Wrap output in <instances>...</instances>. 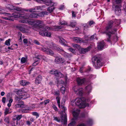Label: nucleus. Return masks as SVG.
<instances>
[{"mask_svg": "<svg viewBox=\"0 0 126 126\" xmlns=\"http://www.w3.org/2000/svg\"><path fill=\"white\" fill-rule=\"evenodd\" d=\"M3 14L5 15V16H7L10 17H2V18L6 20H9L12 21H13L14 20L12 18L13 17L15 18H24L25 19L21 20L20 22L22 23H28L29 24H32V17H31V14L27 15V17H24L22 16L21 14L18 13H13L12 15L9 13H4Z\"/></svg>", "mask_w": 126, "mask_h": 126, "instance_id": "1", "label": "nucleus"}, {"mask_svg": "<svg viewBox=\"0 0 126 126\" xmlns=\"http://www.w3.org/2000/svg\"><path fill=\"white\" fill-rule=\"evenodd\" d=\"M113 22L112 20L109 21L107 25L106 28V31L105 33L108 36V38L107 39V41L110 42L111 41V36L115 34L113 40L115 42H116L118 40V37L116 34V32L117 31V29L114 28L112 29L113 26Z\"/></svg>", "mask_w": 126, "mask_h": 126, "instance_id": "2", "label": "nucleus"}, {"mask_svg": "<svg viewBox=\"0 0 126 126\" xmlns=\"http://www.w3.org/2000/svg\"><path fill=\"white\" fill-rule=\"evenodd\" d=\"M85 99L84 97L77 98L73 100L71 102L72 106L76 105L80 108H84L86 106Z\"/></svg>", "mask_w": 126, "mask_h": 126, "instance_id": "3", "label": "nucleus"}, {"mask_svg": "<svg viewBox=\"0 0 126 126\" xmlns=\"http://www.w3.org/2000/svg\"><path fill=\"white\" fill-rule=\"evenodd\" d=\"M56 99L57 101V103L59 107L63 110H62V116L61 117V122L63 124V123L64 125H65L66 124L67 121L66 114L65 112L66 110V109L65 107L63 106L62 105V103H61V106H60V98L59 97H57L56 98Z\"/></svg>", "mask_w": 126, "mask_h": 126, "instance_id": "4", "label": "nucleus"}, {"mask_svg": "<svg viewBox=\"0 0 126 126\" xmlns=\"http://www.w3.org/2000/svg\"><path fill=\"white\" fill-rule=\"evenodd\" d=\"M38 2L43 3L51 7L48 8L47 10L49 13H51L55 9L54 7H53L54 5V3L52 0H35Z\"/></svg>", "mask_w": 126, "mask_h": 126, "instance_id": "5", "label": "nucleus"}, {"mask_svg": "<svg viewBox=\"0 0 126 126\" xmlns=\"http://www.w3.org/2000/svg\"><path fill=\"white\" fill-rule=\"evenodd\" d=\"M92 62L93 66L96 69L99 68L102 65L100 58L97 56H95L92 58Z\"/></svg>", "mask_w": 126, "mask_h": 126, "instance_id": "6", "label": "nucleus"}, {"mask_svg": "<svg viewBox=\"0 0 126 126\" xmlns=\"http://www.w3.org/2000/svg\"><path fill=\"white\" fill-rule=\"evenodd\" d=\"M44 26L43 21L39 20L32 21V29L34 30L38 31L39 29Z\"/></svg>", "mask_w": 126, "mask_h": 126, "instance_id": "7", "label": "nucleus"}, {"mask_svg": "<svg viewBox=\"0 0 126 126\" xmlns=\"http://www.w3.org/2000/svg\"><path fill=\"white\" fill-rule=\"evenodd\" d=\"M121 2V0H113V7L115 8V13L119 15L121 13L120 8V4Z\"/></svg>", "mask_w": 126, "mask_h": 126, "instance_id": "8", "label": "nucleus"}, {"mask_svg": "<svg viewBox=\"0 0 126 126\" xmlns=\"http://www.w3.org/2000/svg\"><path fill=\"white\" fill-rule=\"evenodd\" d=\"M47 27L45 26L40 28L38 30H39V34L43 36H46L48 37L51 36V32H48L46 29H48Z\"/></svg>", "mask_w": 126, "mask_h": 126, "instance_id": "9", "label": "nucleus"}, {"mask_svg": "<svg viewBox=\"0 0 126 126\" xmlns=\"http://www.w3.org/2000/svg\"><path fill=\"white\" fill-rule=\"evenodd\" d=\"M50 47L54 49H56L59 51L64 56H67L68 55V53L65 52L63 50L59 47L53 43H51Z\"/></svg>", "mask_w": 126, "mask_h": 126, "instance_id": "10", "label": "nucleus"}, {"mask_svg": "<svg viewBox=\"0 0 126 126\" xmlns=\"http://www.w3.org/2000/svg\"><path fill=\"white\" fill-rule=\"evenodd\" d=\"M73 90L77 94L80 96L82 95L83 92L82 88L78 86H76L73 87Z\"/></svg>", "mask_w": 126, "mask_h": 126, "instance_id": "11", "label": "nucleus"}, {"mask_svg": "<svg viewBox=\"0 0 126 126\" xmlns=\"http://www.w3.org/2000/svg\"><path fill=\"white\" fill-rule=\"evenodd\" d=\"M85 40H84L80 38L77 37H74L72 38V39L73 41L76 42L87 43L88 42L89 38L88 37L86 38Z\"/></svg>", "mask_w": 126, "mask_h": 126, "instance_id": "12", "label": "nucleus"}, {"mask_svg": "<svg viewBox=\"0 0 126 126\" xmlns=\"http://www.w3.org/2000/svg\"><path fill=\"white\" fill-rule=\"evenodd\" d=\"M50 74H54L58 78H61L63 77L64 75L59 72L55 69H52L50 72Z\"/></svg>", "mask_w": 126, "mask_h": 126, "instance_id": "13", "label": "nucleus"}, {"mask_svg": "<svg viewBox=\"0 0 126 126\" xmlns=\"http://www.w3.org/2000/svg\"><path fill=\"white\" fill-rule=\"evenodd\" d=\"M7 7L8 9L10 10H16L17 11H18L19 12L21 13L22 12V11L21 8L14 6L12 5H8Z\"/></svg>", "mask_w": 126, "mask_h": 126, "instance_id": "14", "label": "nucleus"}, {"mask_svg": "<svg viewBox=\"0 0 126 126\" xmlns=\"http://www.w3.org/2000/svg\"><path fill=\"white\" fill-rule=\"evenodd\" d=\"M45 7V5H41L35 7L34 8L32 9V12L38 13Z\"/></svg>", "mask_w": 126, "mask_h": 126, "instance_id": "15", "label": "nucleus"}, {"mask_svg": "<svg viewBox=\"0 0 126 126\" xmlns=\"http://www.w3.org/2000/svg\"><path fill=\"white\" fill-rule=\"evenodd\" d=\"M25 98V95H21L18 96H16L15 97V101L17 103L20 102L21 99H24Z\"/></svg>", "mask_w": 126, "mask_h": 126, "instance_id": "16", "label": "nucleus"}, {"mask_svg": "<svg viewBox=\"0 0 126 126\" xmlns=\"http://www.w3.org/2000/svg\"><path fill=\"white\" fill-rule=\"evenodd\" d=\"M41 50L47 54L50 55H53L54 54L53 52L50 49L43 47L41 48Z\"/></svg>", "mask_w": 126, "mask_h": 126, "instance_id": "17", "label": "nucleus"}, {"mask_svg": "<svg viewBox=\"0 0 126 126\" xmlns=\"http://www.w3.org/2000/svg\"><path fill=\"white\" fill-rule=\"evenodd\" d=\"M76 80L78 84L79 85L83 84L86 81L85 78H77Z\"/></svg>", "mask_w": 126, "mask_h": 126, "instance_id": "18", "label": "nucleus"}, {"mask_svg": "<svg viewBox=\"0 0 126 126\" xmlns=\"http://www.w3.org/2000/svg\"><path fill=\"white\" fill-rule=\"evenodd\" d=\"M105 44L103 41L100 42L98 43L97 48L98 50H102L105 47Z\"/></svg>", "mask_w": 126, "mask_h": 126, "instance_id": "19", "label": "nucleus"}, {"mask_svg": "<svg viewBox=\"0 0 126 126\" xmlns=\"http://www.w3.org/2000/svg\"><path fill=\"white\" fill-rule=\"evenodd\" d=\"M80 111V110L79 109H77L76 110H74L73 112V114L75 119L78 118Z\"/></svg>", "mask_w": 126, "mask_h": 126, "instance_id": "20", "label": "nucleus"}, {"mask_svg": "<svg viewBox=\"0 0 126 126\" xmlns=\"http://www.w3.org/2000/svg\"><path fill=\"white\" fill-rule=\"evenodd\" d=\"M17 104L15 105V106L17 108H23L25 107L23 102L21 101L17 103Z\"/></svg>", "mask_w": 126, "mask_h": 126, "instance_id": "21", "label": "nucleus"}, {"mask_svg": "<svg viewBox=\"0 0 126 126\" xmlns=\"http://www.w3.org/2000/svg\"><path fill=\"white\" fill-rule=\"evenodd\" d=\"M55 61L56 63H63L64 62V60L63 59L60 57H57L55 58Z\"/></svg>", "mask_w": 126, "mask_h": 126, "instance_id": "22", "label": "nucleus"}, {"mask_svg": "<svg viewBox=\"0 0 126 126\" xmlns=\"http://www.w3.org/2000/svg\"><path fill=\"white\" fill-rule=\"evenodd\" d=\"M92 90V86L91 85H89L85 88V92L88 94L91 92Z\"/></svg>", "mask_w": 126, "mask_h": 126, "instance_id": "23", "label": "nucleus"}, {"mask_svg": "<svg viewBox=\"0 0 126 126\" xmlns=\"http://www.w3.org/2000/svg\"><path fill=\"white\" fill-rule=\"evenodd\" d=\"M42 79V77L41 75L38 76L36 78L35 81V84H38L40 83Z\"/></svg>", "mask_w": 126, "mask_h": 126, "instance_id": "24", "label": "nucleus"}, {"mask_svg": "<svg viewBox=\"0 0 126 126\" xmlns=\"http://www.w3.org/2000/svg\"><path fill=\"white\" fill-rule=\"evenodd\" d=\"M90 49V47H88L85 48H80V52L81 54H84L89 51Z\"/></svg>", "mask_w": 126, "mask_h": 126, "instance_id": "25", "label": "nucleus"}, {"mask_svg": "<svg viewBox=\"0 0 126 126\" xmlns=\"http://www.w3.org/2000/svg\"><path fill=\"white\" fill-rule=\"evenodd\" d=\"M40 59L39 58H38V57L37 56V57H36L33 58V60L34 63H33L32 65L34 66H36L39 63V61Z\"/></svg>", "mask_w": 126, "mask_h": 126, "instance_id": "26", "label": "nucleus"}, {"mask_svg": "<svg viewBox=\"0 0 126 126\" xmlns=\"http://www.w3.org/2000/svg\"><path fill=\"white\" fill-rule=\"evenodd\" d=\"M41 16V14H39L38 12H32V18L37 17L38 16Z\"/></svg>", "mask_w": 126, "mask_h": 126, "instance_id": "27", "label": "nucleus"}, {"mask_svg": "<svg viewBox=\"0 0 126 126\" xmlns=\"http://www.w3.org/2000/svg\"><path fill=\"white\" fill-rule=\"evenodd\" d=\"M59 42L62 45L64 46H67V44H66V42L63 38H60Z\"/></svg>", "mask_w": 126, "mask_h": 126, "instance_id": "28", "label": "nucleus"}, {"mask_svg": "<svg viewBox=\"0 0 126 126\" xmlns=\"http://www.w3.org/2000/svg\"><path fill=\"white\" fill-rule=\"evenodd\" d=\"M20 84L21 85L24 86L29 84H30V82H27L26 80H22L20 81Z\"/></svg>", "mask_w": 126, "mask_h": 126, "instance_id": "29", "label": "nucleus"}, {"mask_svg": "<svg viewBox=\"0 0 126 126\" xmlns=\"http://www.w3.org/2000/svg\"><path fill=\"white\" fill-rule=\"evenodd\" d=\"M22 117L21 115H16L13 118V120H19Z\"/></svg>", "mask_w": 126, "mask_h": 126, "instance_id": "30", "label": "nucleus"}, {"mask_svg": "<svg viewBox=\"0 0 126 126\" xmlns=\"http://www.w3.org/2000/svg\"><path fill=\"white\" fill-rule=\"evenodd\" d=\"M76 123V122L75 120L73 119L72 122L68 124V126H75Z\"/></svg>", "mask_w": 126, "mask_h": 126, "instance_id": "31", "label": "nucleus"}, {"mask_svg": "<svg viewBox=\"0 0 126 126\" xmlns=\"http://www.w3.org/2000/svg\"><path fill=\"white\" fill-rule=\"evenodd\" d=\"M121 21L120 19H115L114 23V24H115L116 25L115 26H117L119 25Z\"/></svg>", "mask_w": 126, "mask_h": 126, "instance_id": "32", "label": "nucleus"}, {"mask_svg": "<svg viewBox=\"0 0 126 126\" xmlns=\"http://www.w3.org/2000/svg\"><path fill=\"white\" fill-rule=\"evenodd\" d=\"M59 24L62 25H67V23L66 22L64 21L63 20H60L59 22Z\"/></svg>", "mask_w": 126, "mask_h": 126, "instance_id": "33", "label": "nucleus"}, {"mask_svg": "<svg viewBox=\"0 0 126 126\" xmlns=\"http://www.w3.org/2000/svg\"><path fill=\"white\" fill-rule=\"evenodd\" d=\"M31 109V107H28L27 109H24L22 110V112L23 113H27L29 112V110Z\"/></svg>", "mask_w": 126, "mask_h": 126, "instance_id": "34", "label": "nucleus"}, {"mask_svg": "<svg viewBox=\"0 0 126 126\" xmlns=\"http://www.w3.org/2000/svg\"><path fill=\"white\" fill-rule=\"evenodd\" d=\"M24 89L23 88H22L18 90L17 91V94H20L23 93L25 92Z\"/></svg>", "mask_w": 126, "mask_h": 126, "instance_id": "35", "label": "nucleus"}, {"mask_svg": "<svg viewBox=\"0 0 126 126\" xmlns=\"http://www.w3.org/2000/svg\"><path fill=\"white\" fill-rule=\"evenodd\" d=\"M27 61V60L26 58L24 57L21 58V64H23L25 63Z\"/></svg>", "mask_w": 126, "mask_h": 126, "instance_id": "36", "label": "nucleus"}, {"mask_svg": "<svg viewBox=\"0 0 126 126\" xmlns=\"http://www.w3.org/2000/svg\"><path fill=\"white\" fill-rule=\"evenodd\" d=\"M76 24V23L75 22H71L70 23V24L69 26L72 27H74Z\"/></svg>", "mask_w": 126, "mask_h": 126, "instance_id": "37", "label": "nucleus"}, {"mask_svg": "<svg viewBox=\"0 0 126 126\" xmlns=\"http://www.w3.org/2000/svg\"><path fill=\"white\" fill-rule=\"evenodd\" d=\"M88 115V113L86 112H83L81 114V117H85L86 116H87Z\"/></svg>", "mask_w": 126, "mask_h": 126, "instance_id": "38", "label": "nucleus"}, {"mask_svg": "<svg viewBox=\"0 0 126 126\" xmlns=\"http://www.w3.org/2000/svg\"><path fill=\"white\" fill-rule=\"evenodd\" d=\"M73 47H74L77 48L78 49H79L80 48V46L76 44H73Z\"/></svg>", "mask_w": 126, "mask_h": 126, "instance_id": "39", "label": "nucleus"}, {"mask_svg": "<svg viewBox=\"0 0 126 126\" xmlns=\"http://www.w3.org/2000/svg\"><path fill=\"white\" fill-rule=\"evenodd\" d=\"M32 114L33 115L36 116V118L38 117L39 116L38 113L35 112H32Z\"/></svg>", "mask_w": 126, "mask_h": 126, "instance_id": "40", "label": "nucleus"}, {"mask_svg": "<svg viewBox=\"0 0 126 126\" xmlns=\"http://www.w3.org/2000/svg\"><path fill=\"white\" fill-rule=\"evenodd\" d=\"M10 39H9L8 40H6L5 42V45L7 46H9L10 45Z\"/></svg>", "mask_w": 126, "mask_h": 126, "instance_id": "41", "label": "nucleus"}, {"mask_svg": "<svg viewBox=\"0 0 126 126\" xmlns=\"http://www.w3.org/2000/svg\"><path fill=\"white\" fill-rule=\"evenodd\" d=\"M65 88L63 86H62L61 88V93L63 94H64L65 92Z\"/></svg>", "mask_w": 126, "mask_h": 126, "instance_id": "42", "label": "nucleus"}, {"mask_svg": "<svg viewBox=\"0 0 126 126\" xmlns=\"http://www.w3.org/2000/svg\"><path fill=\"white\" fill-rule=\"evenodd\" d=\"M9 109L7 108H6L5 111L4 112V114L5 115H6L8 113H11V112H9Z\"/></svg>", "mask_w": 126, "mask_h": 126, "instance_id": "43", "label": "nucleus"}, {"mask_svg": "<svg viewBox=\"0 0 126 126\" xmlns=\"http://www.w3.org/2000/svg\"><path fill=\"white\" fill-rule=\"evenodd\" d=\"M49 12H47L46 11H44L42 12V13H40V14H41V16H42V17L43 16H44V15H47L49 14Z\"/></svg>", "mask_w": 126, "mask_h": 126, "instance_id": "44", "label": "nucleus"}, {"mask_svg": "<svg viewBox=\"0 0 126 126\" xmlns=\"http://www.w3.org/2000/svg\"><path fill=\"white\" fill-rule=\"evenodd\" d=\"M89 78L90 79H93L95 78L96 77V76L95 75H90L89 76Z\"/></svg>", "mask_w": 126, "mask_h": 126, "instance_id": "45", "label": "nucleus"}, {"mask_svg": "<svg viewBox=\"0 0 126 126\" xmlns=\"http://www.w3.org/2000/svg\"><path fill=\"white\" fill-rule=\"evenodd\" d=\"M4 121L8 123H9V117H6L4 119Z\"/></svg>", "mask_w": 126, "mask_h": 126, "instance_id": "46", "label": "nucleus"}, {"mask_svg": "<svg viewBox=\"0 0 126 126\" xmlns=\"http://www.w3.org/2000/svg\"><path fill=\"white\" fill-rule=\"evenodd\" d=\"M53 118L54 120L58 122H60V119L59 118L55 117H54Z\"/></svg>", "mask_w": 126, "mask_h": 126, "instance_id": "47", "label": "nucleus"}, {"mask_svg": "<svg viewBox=\"0 0 126 126\" xmlns=\"http://www.w3.org/2000/svg\"><path fill=\"white\" fill-rule=\"evenodd\" d=\"M92 123L93 120L92 119H89L88 121V123L89 125H91L92 124Z\"/></svg>", "mask_w": 126, "mask_h": 126, "instance_id": "48", "label": "nucleus"}, {"mask_svg": "<svg viewBox=\"0 0 126 126\" xmlns=\"http://www.w3.org/2000/svg\"><path fill=\"white\" fill-rule=\"evenodd\" d=\"M94 22L93 21H91L89 22L88 23V24H89L90 26H92L93 24H94Z\"/></svg>", "mask_w": 126, "mask_h": 126, "instance_id": "49", "label": "nucleus"}, {"mask_svg": "<svg viewBox=\"0 0 126 126\" xmlns=\"http://www.w3.org/2000/svg\"><path fill=\"white\" fill-rule=\"evenodd\" d=\"M54 94L56 96H59L60 95V92L59 91L55 92Z\"/></svg>", "mask_w": 126, "mask_h": 126, "instance_id": "50", "label": "nucleus"}, {"mask_svg": "<svg viewBox=\"0 0 126 126\" xmlns=\"http://www.w3.org/2000/svg\"><path fill=\"white\" fill-rule=\"evenodd\" d=\"M16 28L19 29L20 31H21L22 30V27L20 26H16Z\"/></svg>", "mask_w": 126, "mask_h": 126, "instance_id": "51", "label": "nucleus"}, {"mask_svg": "<svg viewBox=\"0 0 126 126\" xmlns=\"http://www.w3.org/2000/svg\"><path fill=\"white\" fill-rule=\"evenodd\" d=\"M34 43L38 45H40V43L38 42V41L36 40H34Z\"/></svg>", "mask_w": 126, "mask_h": 126, "instance_id": "52", "label": "nucleus"}, {"mask_svg": "<svg viewBox=\"0 0 126 126\" xmlns=\"http://www.w3.org/2000/svg\"><path fill=\"white\" fill-rule=\"evenodd\" d=\"M50 101L49 100V99H47L46 100H45L44 101V102L45 103V105H46V104L48 103Z\"/></svg>", "mask_w": 126, "mask_h": 126, "instance_id": "53", "label": "nucleus"}, {"mask_svg": "<svg viewBox=\"0 0 126 126\" xmlns=\"http://www.w3.org/2000/svg\"><path fill=\"white\" fill-rule=\"evenodd\" d=\"M77 126H86V125L84 123H81L78 124Z\"/></svg>", "mask_w": 126, "mask_h": 126, "instance_id": "54", "label": "nucleus"}, {"mask_svg": "<svg viewBox=\"0 0 126 126\" xmlns=\"http://www.w3.org/2000/svg\"><path fill=\"white\" fill-rule=\"evenodd\" d=\"M123 7L126 14V3L123 6Z\"/></svg>", "mask_w": 126, "mask_h": 126, "instance_id": "55", "label": "nucleus"}, {"mask_svg": "<svg viewBox=\"0 0 126 126\" xmlns=\"http://www.w3.org/2000/svg\"><path fill=\"white\" fill-rule=\"evenodd\" d=\"M6 98L5 97H3L2 98V101L3 103H5V102Z\"/></svg>", "mask_w": 126, "mask_h": 126, "instance_id": "56", "label": "nucleus"}, {"mask_svg": "<svg viewBox=\"0 0 126 126\" xmlns=\"http://www.w3.org/2000/svg\"><path fill=\"white\" fill-rule=\"evenodd\" d=\"M94 36H95L94 35L90 37V40H93L94 38Z\"/></svg>", "mask_w": 126, "mask_h": 126, "instance_id": "57", "label": "nucleus"}, {"mask_svg": "<svg viewBox=\"0 0 126 126\" xmlns=\"http://www.w3.org/2000/svg\"><path fill=\"white\" fill-rule=\"evenodd\" d=\"M58 83L59 84H63L64 83V82L62 80L58 81Z\"/></svg>", "mask_w": 126, "mask_h": 126, "instance_id": "58", "label": "nucleus"}, {"mask_svg": "<svg viewBox=\"0 0 126 126\" xmlns=\"http://www.w3.org/2000/svg\"><path fill=\"white\" fill-rule=\"evenodd\" d=\"M72 16L73 17H76V14H75L74 12L73 11H72Z\"/></svg>", "mask_w": 126, "mask_h": 126, "instance_id": "59", "label": "nucleus"}, {"mask_svg": "<svg viewBox=\"0 0 126 126\" xmlns=\"http://www.w3.org/2000/svg\"><path fill=\"white\" fill-rule=\"evenodd\" d=\"M84 69V68L83 67H81L80 68V70H79L80 72H81V73L82 72H83V71H82V70H83Z\"/></svg>", "mask_w": 126, "mask_h": 126, "instance_id": "60", "label": "nucleus"}, {"mask_svg": "<svg viewBox=\"0 0 126 126\" xmlns=\"http://www.w3.org/2000/svg\"><path fill=\"white\" fill-rule=\"evenodd\" d=\"M23 42L25 44H27L28 42V40L26 39H24L23 40Z\"/></svg>", "mask_w": 126, "mask_h": 126, "instance_id": "61", "label": "nucleus"}, {"mask_svg": "<svg viewBox=\"0 0 126 126\" xmlns=\"http://www.w3.org/2000/svg\"><path fill=\"white\" fill-rule=\"evenodd\" d=\"M53 107L55 111H57V107L55 105H53Z\"/></svg>", "mask_w": 126, "mask_h": 126, "instance_id": "62", "label": "nucleus"}, {"mask_svg": "<svg viewBox=\"0 0 126 126\" xmlns=\"http://www.w3.org/2000/svg\"><path fill=\"white\" fill-rule=\"evenodd\" d=\"M69 50L70 51L73 53H74L75 51L74 50L73 48H69Z\"/></svg>", "mask_w": 126, "mask_h": 126, "instance_id": "63", "label": "nucleus"}, {"mask_svg": "<svg viewBox=\"0 0 126 126\" xmlns=\"http://www.w3.org/2000/svg\"><path fill=\"white\" fill-rule=\"evenodd\" d=\"M25 10L26 11H29L31 12H32V9H26Z\"/></svg>", "mask_w": 126, "mask_h": 126, "instance_id": "64", "label": "nucleus"}]
</instances>
